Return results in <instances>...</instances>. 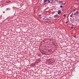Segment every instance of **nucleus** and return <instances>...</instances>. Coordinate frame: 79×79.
<instances>
[{
	"instance_id": "1",
	"label": "nucleus",
	"mask_w": 79,
	"mask_h": 79,
	"mask_svg": "<svg viewBox=\"0 0 79 79\" xmlns=\"http://www.w3.org/2000/svg\"><path fill=\"white\" fill-rule=\"evenodd\" d=\"M74 11H75L74 12V14H73L75 16H76L77 15H79V10L77 9H75L74 10Z\"/></svg>"
},
{
	"instance_id": "2",
	"label": "nucleus",
	"mask_w": 79,
	"mask_h": 79,
	"mask_svg": "<svg viewBox=\"0 0 79 79\" xmlns=\"http://www.w3.org/2000/svg\"><path fill=\"white\" fill-rule=\"evenodd\" d=\"M61 13V11L60 10H59L58 11V15H60V13Z\"/></svg>"
},
{
	"instance_id": "3",
	"label": "nucleus",
	"mask_w": 79,
	"mask_h": 79,
	"mask_svg": "<svg viewBox=\"0 0 79 79\" xmlns=\"http://www.w3.org/2000/svg\"><path fill=\"white\" fill-rule=\"evenodd\" d=\"M54 18H59L60 17V16H58V15H54Z\"/></svg>"
},
{
	"instance_id": "4",
	"label": "nucleus",
	"mask_w": 79,
	"mask_h": 79,
	"mask_svg": "<svg viewBox=\"0 0 79 79\" xmlns=\"http://www.w3.org/2000/svg\"><path fill=\"white\" fill-rule=\"evenodd\" d=\"M47 1H48V0H44V3H46V2H47Z\"/></svg>"
},
{
	"instance_id": "5",
	"label": "nucleus",
	"mask_w": 79,
	"mask_h": 79,
	"mask_svg": "<svg viewBox=\"0 0 79 79\" xmlns=\"http://www.w3.org/2000/svg\"><path fill=\"white\" fill-rule=\"evenodd\" d=\"M66 4V2L65 3H62V5H65Z\"/></svg>"
},
{
	"instance_id": "6",
	"label": "nucleus",
	"mask_w": 79,
	"mask_h": 79,
	"mask_svg": "<svg viewBox=\"0 0 79 79\" xmlns=\"http://www.w3.org/2000/svg\"><path fill=\"white\" fill-rule=\"evenodd\" d=\"M10 10V8H7L6 9V10Z\"/></svg>"
},
{
	"instance_id": "7",
	"label": "nucleus",
	"mask_w": 79,
	"mask_h": 79,
	"mask_svg": "<svg viewBox=\"0 0 79 79\" xmlns=\"http://www.w3.org/2000/svg\"><path fill=\"white\" fill-rule=\"evenodd\" d=\"M59 3H62V1H59L58 2Z\"/></svg>"
},
{
	"instance_id": "8",
	"label": "nucleus",
	"mask_w": 79,
	"mask_h": 79,
	"mask_svg": "<svg viewBox=\"0 0 79 79\" xmlns=\"http://www.w3.org/2000/svg\"><path fill=\"white\" fill-rule=\"evenodd\" d=\"M50 0H48V3H50V1H49Z\"/></svg>"
},
{
	"instance_id": "9",
	"label": "nucleus",
	"mask_w": 79,
	"mask_h": 79,
	"mask_svg": "<svg viewBox=\"0 0 79 79\" xmlns=\"http://www.w3.org/2000/svg\"><path fill=\"white\" fill-rule=\"evenodd\" d=\"M70 17L71 18H73V15H70Z\"/></svg>"
},
{
	"instance_id": "10",
	"label": "nucleus",
	"mask_w": 79,
	"mask_h": 79,
	"mask_svg": "<svg viewBox=\"0 0 79 79\" xmlns=\"http://www.w3.org/2000/svg\"><path fill=\"white\" fill-rule=\"evenodd\" d=\"M76 35H75L74 36V37L75 38H76Z\"/></svg>"
},
{
	"instance_id": "11",
	"label": "nucleus",
	"mask_w": 79,
	"mask_h": 79,
	"mask_svg": "<svg viewBox=\"0 0 79 79\" xmlns=\"http://www.w3.org/2000/svg\"><path fill=\"white\" fill-rule=\"evenodd\" d=\"M60 8H62V7H63V6H60Z\"/></svg>"
},
{
	"instance_id": "12",
	"label": "nucleus",
	"mask_w": 79,
	"mask_h": 79,
	"mask_svg": "<svg viewBox=\"0 0 79 79\" xmlns=\"http://www.w3.org/2000/svg\"><path fill=\"white\" fill-rule=\"evenodd\" d=\"M74 28L73 27H71V29H73Z\"/></svg>"
},
{
	"instance_id": "13",
	"label": "nucleus",
	"mask_w": 79,
	"mask_h": 79,
	"mask_svg": "<svg viewBox=\"0 0 79 79\" xmlns=\"http://www.w3.org/2000/svg\"><path fill=\"white\" fill-rule=\"evenodd\" d=\"M63 16L65 17V16H66V15L64 14V15H63Z\"/></svg>"
},
{
	"instance_id": "14",
	"label": "nucleus",
	"mask_w": 79,
	"mask_h": 79,
	"mask_svg": "<svg viewBox=\"0 0 79 79\" xmlns=\"http://www.w3.org/2000/svg\"><path fill=\"white\" fill-rule=\"evenodd\" d=\"M39 15L40 16H42V15Z\"/></svg>"
},
{
	"instance_id": "15",
	"label": "nucleus",
	"mask_w": 79,
	"mask_h": 79,
	"mask_svg": "<svg viewBox=\"0 0 79 79\" xmlns=\"http://www.w3.org/2000/svg\"><path fill=\"white\" fill-rule=\"evenodd\" d=\"M71 15H72V16H73V13H72V14Z\"/></svg>"
},
{
	"instance_id": "16",
	"label": "nucleus",
	"mask_w": 79,
	"mask_h": 79,
	"mask_svg": "<svg viewBox=\"0 0 79 79\" xmlns=\"http://www.w3.org/2000/svg\"><path fill=\"white\" fill-rule=\"evenodd\" d=\"M68 23V22H66V23Z\"/></svg>"
},
{
	"instance_id": "17",
	"label": "nucleus",
	"mask_w": 79,
	"mask_h": 79,
	"mask_svg": "<svg viewBox=\"0 0 79 79\" xmlns=\"http://www.w3.org/2000/svg\"><path fill=\"white\" fill-rule=\"evenodd\" d=\"M54 0H52V2H53V1Z\"/></svg>"
},
{
	"instance_id": "18",
	"label": "nucleus",
	"mask_w": 79,
	"mask_h": 79,
	"mask_svg": "<svg viewBox=\"0 0 79 79\" xmlns=\"http://www.w3.org/2000/svg\"><path fill=\"white\" fill-rule=\"evenodd\" d=\"M51 3H52V2H51Z\"/></svg>"
},
{
	"instance_id": "19",
	"label": "nucleus",
	"mask_w": 79,
	"mask_h": 79,
	"mask_svg": "<svg viewBox=\"0 0 79 79\" xmlns=\"http://www.w3.org/2000/svg\"><path fill=\"white\" fill-rule=\"evenodd\" d=\"M40 18H41V17H40Z\"/></svg>"
}]
</instances>
